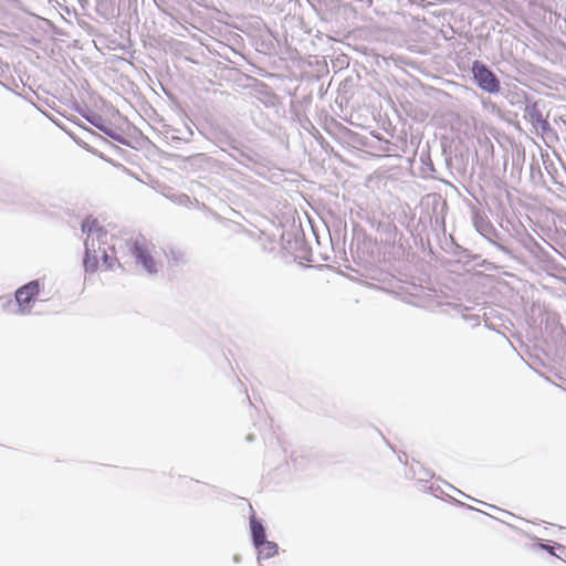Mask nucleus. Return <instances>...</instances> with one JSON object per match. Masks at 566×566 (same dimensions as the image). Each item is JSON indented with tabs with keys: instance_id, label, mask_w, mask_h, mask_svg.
Returning <instances> with one entry per match:
<instances>
[{
	"instance_id": "nucleus-1",
	"label": "nucleus",
	"mask_w": 566,
	"mask_h": 566,
	"mask_svg": "<svg viewBox=\"0 0 566 566\" xmlns=\"http://www.w3.org/2000/svg\"><path fill=\"white\" fill-rule=\"evenodd\" d=\"M82 230L86 232L84 241L85 254L83 259L85 273L94 274L97 271L112 270L114 264L117 263V258L108 253V251L114 252L113 245L111 244L112 235L99 224L97 219L92 217L83 220Z\"/></svg>"
},
{
	"instance_id": "nucleus-2",
	"label": "nucleus",
	"mask_w": 566,
	"mask_h": 566,
	"mask_svg": "<svg viewBox=\"0 0 566 566\" xmlns=\"http://www.w3.org/2000/svg\"><path fill=\"white\" fill-rule=\"evenodd\" d=\"M128 249L138 263L149 273L157 272V262L154 258L155 247L143 235H136L128 241Z\"/></svg>"
},
{
	"instance_id": "nucleus-3",
	"label": "nucleus",
	"mask_w": 566,
	"mask_h": 566,
	"mask_svg": "<svg viewBox=\"0 0 566 566\" xmlns=\"http://www.w3.org/2000/svg\"><path fill=\"white\" fill-rule=\"evenodd\" d=\"M472 72L474 80L482 90L489 93H497L500 91L497 77L484 64L475 61L472 66Z\"/></svg>"
},
{
	"instance_id": "nucleus-4",
	"label": "nucleus",
	"mask_w": 566,
	"mask_h": 566,
	"mask_svg": "<svg viewBox=\"0 0 566 566\" xmlns=\"http://www.w3.org/2000/svg\"><path fill=\"white\" fill-rule=\"evenodd\" d=\"M39 292L40 282L38 280L31 281L17 290L15 301L21 314L30 313L32 304L34 303Z\"/></svg>"
},
{
	"instance_id": "nucleus-5",
	"label": "nucleus",
	"mask_w": 566,
	"mask_h": 566,
	"mask_svg": "<svg viewBox=\"0 0 566 566\" xmlns=\"http://www.w3.org/2000/svg\"><path fill=\"white\" fill-rule=\"evenodd\" d=\"M409 465L411 478L417 481L428 482L434 475L433 471L429 468H426L420 461L412 460Z\"/></svg>"
},
{
	"instance_id": "nucleus-6",
	"label": "nucleus",
	"mask_w": 566,
	"mask_h": 566,
	"mask_svg": "<svg viewBox=\"0 0 566 566\" xmlns=\"http://www.w3.org/2000/svg\"><path fill=\"white\" fill-rule=\"evenodd\" d=\"M258 551V558H271L279 552L277 544L272 541H263L261 544L255 545Z\"/></svg>"
},
{
	"instance_id": "nucleus-7",
	"label": "nucleus",
	"mask_w": 566,
	"mask_h": 566,
	"mask_svg": "<svg viewBox=\"0 0 566 566\" xmlns=\"http://www.w3.org/2000/svg\"><path fill=\"white\" fill-rule=\"evenodd\" d=\"M250 528L252 533V539L254 546L261 544V542L265 541V530L262 524L255 520L250 521Z\"/></svg>"
}]
</instances>
